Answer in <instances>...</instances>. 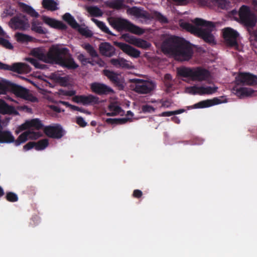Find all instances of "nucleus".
I'll use <instances>...</instances> for the list:
<instances>
[{
    "instance_id": "nucleus-1",
    "label": "nucleus",
    "mask_w": 257,
    "mask_h": 257,
    "mask_svg": "<svg viewBox=\"0 0 257 257\" xmlns=\"http://www.w3.org/2000/svg\"><path fill=\"white\" fill-rule=\"evenodd\" d=\"M65 48L53 46L46 54L44 49L37 48L33 49L32 54L39 60L47 63H55L68 69H74L78 67Z\"/></svg>"
},
{
    "instance_id": "nucleus-2",
    "label": "nucleus",
    "mask_w": 257,
    "mask_h": 257,
    "mask_svg": "<svg viewBox=\"0 0 257 257\" xmlns=\"http://www.w3.org/2000/svg\"><path fill=\"white\" fill-rule=\"evenodd\" d=\"M193 23V25L180 21L179 24L183 29L202 38L206 42L212 44L215 43L213 33L215 30V27L212 22L197 18Z\"/></svg>"
},
{
    "instance_id": "nucleus-3",
    "label": "nucleus",
    "mask_w": 257,
    "mask_h": 257,
    "mask_svg": "<svg viewBox=\"0 0 257 257\" xmlns=\"http://www.w3.org/2000/svg\"><path fill=\"white\" fill-rule=\"evenodd\" d=\"M162 50L164 53L172 55L180 61L189 60L192 54L191 48L180 38L174 36L166 39L162 45Z\"/></svg>"
},
{
    "instance_id": "nucleus-4",
    "label": "nucleus",
    "mask_w": 257,
    "mask_h": 257,
    "mask_svg": "<svg viewBox=\"0 0 257 257\" xmlns=\"http://www.w3.org/2000/svg\"><path fill=\"white\" fill-rule=\"evenodd\" d=\"M43 126L41 121L38 118L26 120L18 127L19 131H27L22 133L16 140L15 146H19L29 139L36 140L40 138L41 134L38 132H34L33 130H39L42 128Z\"/></svg>"
},
{
    "instance_id": "nucleus-5",
    "label": "nucleus",
    "mask_w": 257,
    "mask_h": 257,
    "mask_svg": "<svg viewBox=\"0 0 257 257\" xmlns=\"http://www.w3.org/2000/svg\"><path fill=\"white\" fill-rule=\"evenodd\" d=\"M181 76L189 77L193 81H202L207 80L210 76V73L207 70L201 67H181L177 70Z\"/></svg>"
},
{
    "instance_id": "nucleus-6",
    "label": "nucleus",
    "mask_w": 257,
    "mask_h": 257,
    "mask_svg": "<svg viewBox=\"0 0 257 257\" xmlns=\"http://www.w3.org/2000/svg\"><path fill=\"white\" fill-rule=\"evenodd\" d=\"M133 83L132 88L134 91L139 94H148L154 90L156 87V83L150 80L141 79H132L130 80Z\"/></svg>"
},
{
    "instance_id": "nucleus-7",
    "label": "nucleus",
    "mask_w": 257,
    "mask_h": 257,
    "mask_svg": "<svg viewBox=\"0 0 257 257\" xmlns=\"http://www.w3.org/2000/svg\"><path fill=\"white\" fill-rule=\"evenodd\" d=\"M113 26L118 31L126 30L130 32L141 35L145 32L144 29L137 26L124 19H118L113 22Z\"/></svg>"
},
{
    "instance_id": "nucleus-8",
    "label": "nucleus",
    "mask_w": 257,
    "mask_h": 257,
    "mask_svg": "<svg viewBox=\"0 0 257 257\" xmlns=\"http://www.w3.org/2000/svg\"><path fill=\"white\" fill-rule=\"evenodd\" d=\"M231 15L234 17L238 15L240 21L246 25L251 26L254 24V16L250 12L249 8L247 6H242L238 13L235 10L232 11ZM234 18L237 19L236 17Z\"/></svg>"
},
{
    "instance_id": "nucleus-9",
    "label": "nucleus",
    "mask_w": 257,
    "mask_h": 257,
    "mask_svg": "<svg viewBox=\"0 0 257 257\" xmlns=\"http://www.w3.org/2000/svg\"><path fill=\"white\" fill-rule=\"evenodd\" d=\"M10 88L12 92L18 97L33 102L38 101L37 98L34 96L29 90L24 87L11 84Z\"/></svg>"
},
{
    "instance_id": "nucleus-10",
    "label": "nucleus",
    "mask_w": 257,
    "mask_h": 257,
    "mask_svg": "<svg viewBox=\"0 0 257 257\" xmlns=\"http://www.w3.org/2000/svg\"><path fill=\"white\" fill-rule=\"evenodd\" d=\"M238 33L230 28H226L223 30V36L226 44L231 47L238 49L237 39Z\"/></svg>"
},
{
    "instance_id": "nucleus-11",
    "label": "nucleus",
    "mask_w": 257,
    "mask_h": 257,
    "mask_svg": "<svg viewBox=\"0 0 257 257\" xmlns=\"http://www.w3.org/2000/svg\"><path fill=\"white\" fill-rule=\"evenodd\" d=\"M9 25L13 29L22 30L27 29L30 26L28 20L21 14L13 18L9 22Z\"/></svg>"
},
{
    "instance_id": "nucleus-12",
    "label": "nucleus",
    "mask_w": 257,
    "mask_h": 257,
    "mask_svg": "<svg viewBox=\"0 0 257 257\" xmlns=\"http://www.w3.org/2000/svg\"><path fill=\"white\" fill-rule=\"evenodd\" d=\"M0 69L11 70L20 74L28 73L31 71V68L24 63H15L12 65H8L0 62Z\"/></svg>"
},
{
    "instance_id": "nucleus-13",
    "label": "nucleus",
    "mask_w": 257,
    "mask_h": 257,
    "mask_svg": "<svg viewBox=\"0 0 257 257\" xmlns=\"http://www.w3.org/2000/svg\"><path fill=\"white\" fill-rule=\"evenodd\" d=\"M123 37L125 41L127 43L142 49H147L151 46L149 42L141 38L128 35H125Z\"/></svg>"
},
{
    "instance_id": "nucleus-14",
    "label": "nucleus",
    "mask_w": 257,
    "mask_h": 257,
    "mask_svg": "<svg viewBox=\"0 0 257 257\" xmlns=\"http://www.w3.org/2000/svg\"><path fill=\"white\" fill-rule=\"evenodd\" d=\"M227 99L224 96L220 97H215L212 99H207L201 101L194 105V107L196 108H201L212 106L214 105L227 102Z\"/></svg>"
},
{
    "instance_id": "nucleus-15",
    "label": "nucleus",
    "mask_w": 257,
    "mask_h": 257,
    "mask_svg": "<svg viewBox=\"0 0 257 257\" xmlns=\"http://www.w3.org/2000/svg\"><path fill=\"white\" fill-rule=\"evenodd\" d=\"M63 20L66 21L72 28L78 29L79 31L83 35L89 37L91 36V33L88 30L80 28L79 25L75 20L74 18L69 14L66 13L63 16Z\"/></svg>"
},
{
    "instance_id": "nucleus-16",
    "label": "nucleus",
    "mask_w": 257,
    "mask_h": 257,
    "mask_svg": "<svg viewBox=\"0 0 257 257\" xmlns=\"http://www.w3.org/2000/svg\"><path fill=\"white\" fill-rule=\"evenodd\" d=\"M127 13L140 19L142 22H146L147 20H150L153 18V17L146 11L136 7L127 9Z\"/></svg>"
},
{
    "instance_id": "nucleus-17",
    "label": "nucleus",
    "mask_w": 257,
    "mask_h": 257,
    "mask_svg": "<svg viewBox=\"0 0 257 257\" xmlns=\"http://www.w3.org/2000/svg\"><path fill=\"white\" fill-rule=\"evenodd\" d=\"M238 82L246 85H252L257 82V77L249 73H240L235 78Z\"/></svg>"
},
{
    "instance_id": "nucleus-18",
    "label": "nucleus",
    "mask_w": 257,
    "mask_h": 257,
    "mask_svg": "<svg viewBox=\"0 0 257 257\" xmlns=\"http://www.w3.org/2000/svg\"><path fill=\"white\" fill-rule=\"evenodd\" d=\"M72 100L76 103H81L83 105L98 102V97L91 94L88 95H76L73 97Z\"/></svg>"
},
{
    "instance_id": "nucleus-19",
    "label": "nucleus",
    "mask_w": 257,
    "mask_h": 257,
    "mask_svg": "<svg viewBox=\"0 0 257 257\" xmlns=\"http://www.w3.org/2000/svg\"><path fill=\"white\" fill-rule=\"evenodd\" d=\"M46 134L51 138H60L63 136V130L59 124L46 126L44 129Z\"/></svg>"
},
{
    "instance_id": "nucleus-20",
    "label": "nucleus",
    "mask_w": 257,
    "mask_h": 257,
    "mask_svg": "<svg viewBox=\"0 0 257 257\" xmlns=\"http://www.w3.org/2000/svg\"><path fill=\"white\" fill-rule=\"evenodd\" d=\"M233 93L240 98L246 97L254 96L255 92L250 88L245 87H234L233 89Z\"/></svg>"
},
{
    "instance_id": "nucleus-21",
    "label": "nucleus",
    "mask_w": 257,
    "mask_h": 257,
    "mask_svg": "<svg viewBox=\"0 0 257 257\" xmlns=\"http://www.w3.org/2000/svg\"><path fill=\"white\" fill-rule=\"evenodd\" d=\"M117 46L124 53L130 57L136 58L140 56L141 52L139 50L127 44L123 43H118Z\"/></svg>"
},
{
    "instance_id": "nucleus-22",
    "label": "nucleus",
    "mask_w": 257,
    "mask_h": 257,
    "mask_svg": "<svg viewBox=\"0 0 257 257\" xmlns=\"http://www.w3.org/2000/svg\"><path fill=\"white\" fill-rule=\"evenodd\" d=\"M110 63L116 68H121L125 69L134 68V66L130 61L125 59L123 58H118L111 59L110 60Z\"/></svg>"
},
{
    "instance_id": "nucleus-23",
    "label": "nucleus",
    "mask_w": 257,
    "mask_h": 257,
    "mask_svg": "<svg viewBox=\"0 0 257 257\" xmlns=\"http://www.w3.org/2000/svg\"><path fill=\"white\" fill-rule=\"evenodd\" d=\"M91 90L97 94H107L112 92V90L106 85L98 82L92 83L90 84Z\"/></svg>"
},
{
    "instance_id": "nucleus-24",
    "label": "nucleus",
    "mask_w": 257,
    "mask_h": 257,
    "mask_svg": "<svg viewBox=\"0 0 257 257\" xmlns=\"http://www.w3.org/2000/svg\"><path fill=\"white\" fill-rule=\"evenodd\" d=\"M41 19L43 22L51 28L59 29H65L66 26L62 22L47 16H43Z\"/></svg>"
},
{
    "instance_id": "nucleus-25",
    "label": "nucleus",
    "mask_w": 257,
    "mask_h": 257,
    "mask_svg": "<svg viewBox=\"0 0 257 257\" xmlns=\"http://www.w3.org/2000/svg\"><path fill=\"white\" fill-rule=\"evenodd\" d=\"M105 113L107 116H114L116 115H122L123 111L119 106L117 102L111 103L105 111Z\"/></svg>"
},
{
    "instance_id": "nucleus-26",
    "label": "nucleus",
    "mask_w": 257,
    "mask_h": 257,
    "mask_svg": "<svg viewBox=\"0 0 257 257\" xmlns=\"http://www.w3.org/2000/svg\"><path fill=\"white\" fill-rule=\"evenodd\" d=\"M100 53L106 57H111L115 54V48L108 43H102L99 45Z\"/></svg>"
},
{
    "instance_id": "nucleus-27",
    "label": "nucleus",
    "mask_w": 257,
    "mask_h": 257,
    "mask_svg": "<svg viewBox=\"0 0 257 257\" xmlns=\"http://www.w3.org/2000/svg\"><path fill=\"white\" fill-rule=\"evenodd\" d=\"M0 113L3 114H18L15 108L8 105L4 100L0 99Z\"/></svg>"
},
{
    "instance_id": "nucleus-28",
    "label": "nucleus",
    "mask_w": 257,
    "mask_h": 257,
    "mask_svg": "<svg viewBox=\"0 0 257 257\" xmlns=\"http://www.w3.org/2000/svg\"><path fill=\"white\" fill-rule=\"evenodd\" d=\"M103 74L114 83L119 85L122 82L120 75L108 70H103Z\"/></svg>"
},
{
    "instance_id": "nucleus-29",
    "label": "nucleus",
    "mask_w": 257,
    "mask_h": 257,
    "mask_svg": "<svg viewBox=\"0 0 257 257\" xmlns=\"http://www.w3.org/2000/svg\"><path fill=\"white\" fill-rule=\"evenodd\" d=\"M16 141L15 137L10 131L0 130V144L14 143L15 144Z\"/></svg>"
},
{
    "instance_id": "nucleus-30",
    "label": "nucleus",
    "mask_w": 257,
    "mask_h": 257,
    "mask_svg": "<svg viewBox=\"0 0 257 257\" xmlns=\"http://www.w3.org/2000/svg\"><path fill=\"white\" fill-rule=\"evenodd\" d=\"M9 39V36L4 32L0 27V45L7 49H12L13 46L10 42Z\"/></svg>"
},
{
    "instance_id": "nucleus-31",
    "label": "nucleus",
    "mask_w": 257,
    "mask_h": 257,
    "mask_svg": "<svg viewBox=\"0 0 257 257\" xmlns=\"http://www.w3.org/2000/svg\"><path fill=\"white\" fill-rule=\"evenodd\" d=\"M42 25V23L39 22L38 20H34L32 22L31 29L32 31H35V32L39 34H47L48 33V30L44 28Z\"/></svg>"
},
{
    "instance_id": "nucleus-32",
    "label": "nucleus",
    "mask_w": 257,
    "mask_h": 257,
    "mask_svg": "<svg viewBox=\"0 0 257 257\" xmlns=\"http://www.w3.org/2000/svg\"><path fill=\"white\" fill-rule=\"evenodd\" d=\"M51 77L55 82L59 83L61 85L66 86L69 83V79L68 76H61L58 73H54L52 74Z\"/></svg>"
},
{
    "instance_id": "nucleus-33",
    "label": "nucleus",
    "mask_w": 257,
    "mask_h": 257,
    "mask_svg": "<svg viewBox=\"0 0 257 257\" xmlns=\"http://www.w3.org/2000/svg\"><path fill=\"white\" fill-rule=\"evenodd\" d=\"M217 88L215 86H199V95L212 94L217 91Z\"/></svg>"
},
{
    "instance_id": "nucleus-34",
    "label": "nucleus",
    "mask_w": 257,
    "mask_h": 257,
    "mask_svg": "<svg viewBox=\"0 0 257 257\" xmlns=\"http://www.w3.org/2000/svg\"><path fill=\"white\" fill-rule=\"evenodd\" d=\"M42 5L44 8L48 10L53 11L58 9V4L54 0H43Z\"/></svg>"
},
{
    "instance_id": "nucleus-35",
    "label": "nucleus",
    "mask_w": 257,
    "mask_h": 257,
    "mask_svg": "<svg viewBox=\"0 0 257 257\" xmlns=\"http://www.w3.org/2000/svg\"><path fill=\"white\" fill-rule=\"evenodd\" d=\"M16 40L20 43H27L32 40V37L30 36L21 33H17L15 34Z\"/></svg>"
},
{
    "instance_id": "nucleus-36",
    "label": "nucleus",
    "mask_w": 257,
    "mask_h": 257,
    "mask_svg": "<svg viewBox=\"0 0 257 257\" xmlns=\"http://www.w3.org/2000/svg\"><path fill=\"white\" fill-rule=\"evenodd\" d=\"M82 47L84 48L89 55L92 58H95L98 57V54L96 50L94 49L93 47L90 45L89 44L85 43L82 45Z\"/></svg>"
},
{
    "instance_id": "nucleus-37",
    "label": "nucleus",
    "mask_w": 257,
    "mask_h": 257,
    "mask_svg": "<svg viewBox=\"0 0 257 257\" xmlns=\"http://www.w3.org/2000/svg\"><path fill=\"white\" fill-rule=\"evenodd\" d=\"M87 12L93 16L99 17L102 16V11L97 7H89L87 8Z\"/></svg>"
},
{
    "instance_id": "nucleus-38",
    "label": "nucleus",
    "mask_w": 257,
    "mask_h": 257,
    "mask_svg": "<svg viewBox=\"0 0 257 257\" xmlns=\"http://www.w3.org/2000/svg\"><path fill=\"white\" fill-rule=\"evenodd\" d=\"M48 145V142L47 139L42 140L35 143V149L37 151L43 150L45 149Z\"/></svg>"
},
{
    "instance_id": "nucleus-39",
    "label": "nucleus",
    "mask_w": 257,
    "mask_h": 257,
    "mask_svg": "<svg viewBox=\"0 0 257 257\" xmlns=\"http://www.w3.org/2000/svg\"><path fill=\"white\" fill-rule=\"evenodd\" d=\"M218 0H199V4L202 6L212 7L217 5Z\"/></svg>"
},
{
    "instance_id": "nucleus-40",
    "label": "nucleus",
    "mask_w": 257,
    "mask_h": 257,
    "mask_svg": "<svg viewBox=\"0 0 257 257\" xmlns=\"http://www.w3.org/2000/svg\"><path fill=\"white\" fill-rule=\"evenodd\" d=\"M185 92L192 95L199 94V86H193L186 87Z\"/></svg>"
},
{
    "instance_id": "nucleus-41",
    "label": "nucleus",
    "mask_w": 257,
    "mask_h": 257,
    "mask_svg": "<svg viewBox=\"0 0 257 257\" xmlns=\"http://www.w3.org/2000/svg\"><path fill=\"white\" fill-rule=\"evenodd\" d=\"M92 20L102 31L106 33L110 34L108 28L106 26L104 23L94 19H93Z\"/></svg>"
},
{
    "instance_id": "nucleus-42",
    "label": "nucleus",
    "mask_w": 257,
    "mask_h": 257,
    "mask_svg": "<svg viewBox=\"0 0 257 257\" xmlns=\"http://www.w3.org/2000/svg\"><path fill=\"white\" fill-rule=\"evenodd\" d=\"M78 59L81 62L82 64L85 65L88 63L91 64V65H93L94 63L93 62H91L89 58H87L85 57L84 55L83 54L80 53L77 56Z\"/></svg>"
},
{
    "instance_id": "nucleus-43",
    "label": "nucleus",
    "mask_w": 257,
    "mask_h": 257,
    "mask_svg": "<svg viewBox=\"0 0 257 257\" xmlns=\"http://www.w3.org/2000/svg\"><path fill=\"white\" fill-rule=\"evenodd\" d=\"M26 60L31 63L37 68L43 69L44 68V65L40 64L38 60L34 58H26Z\"/></svg>"
},
{
    "instance_id": "nucleus-44",
    "label": "nucleus",
    "mask_w": 257,
    "mask_h": 257,
    "mask_svg": "<svg viewBox=\"0 0 257 257\" xmlns=\"http://www.w3.org/2000/svg\"><path fill=\"white\" fill-rule=\"evenodd\" d=\"M216 6L222 9H228L230 6V3L226 0H218Z\"/></svg>"
},
{
    "instance_id": "nucleus-45",
    "label": "nucleus",
    "mask_w": 257,
    "mask_h": 257,
    "mask_svg": "<svg viewBox=\"0 0 257 257\" xmlns=\"http://www.w3.org/2000/svg\"><path fill=\"white\" fill-rule=\"evenodd\" d=\"M25 11L28 14L33 17L37 18L39 16V14L31 7L26 6L25 7Z\"/></svg>"
},
{
    "instance_id": "nucleus-46",
    "label": "nucleus",
    "mask_w": 257,
    "mask_h": 257,
    "mask_svg": "<svg viewBox=\"0 0 257 257\" xmlns=\"http://www.w3.org/2000/svg\"><path fill=\"white\" fill-rule=\"evenodd\" d=\"M11 84L0 83V94H6L8 90H11Z\"/></svg>"
},
{
    "instance_id": "nucleus-47",
    "label": "nucleus",
    "mask_w": 257,
    "mask_h": 257,
    "mask_svg": "<svg viewBox=\"0 0 257 257\" xmlns=\"http://www.w3.org/2000/svg\"><path fill=\"white\" fill-rule=\"evenodd\" d=\"M7 199L10 202H16L18 200L17 195L13 192H9L6 195Z\"/></svg>"
},
{
    "instance_id": "nucleus-48",
    "label": "nucleus",
    "mask_w": 257,
    "mask_h": 257,
    "mask_svg": "<svg viewBox=\"0 0 257 257\" xmlns=\"http://www.w3.org/2000/svg\"><path fill=\"white\" fill-rule=\"evenodd\" d=\"M249 39L251 44L254 47L257 48V32L251 33Z\"/></svg>"
},
{
    "instance_id": "nucleus-49",
    "label": "nucleus",
    "mask_w": 257,
    "mask_h": 257,
    "mask_svg": "<svg viewBox=\"0 0 257 257\" xmlns=\"http://www.w3.org/2000/svg\"><path fill=\"white\" fill-rule=\"evenodd\" d=\"M75 93H76L75 91L73 90H60V94L61 95H65V96H71L74 95Z\"/></svg>"
},
{
    "instance_id": "nucleus-50",
    "label": "nucleus",
    "mask_w": 257,
    "mask_h": 257,
    "mask_svg": "<svg viewBox=\"0 0 257 257\" xmlns=\"http://www.w3.org/2000/svg\"><path fill=\"white\" fill-rule=\"evenodd\" d=\"M142 110L144 112H153L155 110V108L150 105H144L142 106Z\"/></svg>"
},
{
    "instance_id": "nucleus-51",
    "label": "nucleus",
    "mask_w": 257,
    "mask_h": 257,
    "mask_svg": "<svg viewBox=\"0 0 257 257\" xmlns=\"http://www.w3.org/2000/svg\"><path fill=\"white\" fill-rule=\"evenodd\" d=\"M122 5V0H115L112 3V7L116 9H119L121 8Z\"/></svg>"
},
{
    "instance_id": "nucleus-52",
    "label": "nucleus",
    "mask_w": 257,
    "mask_h": 257,
    "mask_svg": "<svg viewBox=\"0 0 257 257\" xmlns=\"http://www.w3.org/2000/svg\"><path fill=\"white\" fill-rule=\"evenodd\" d=\"M14 14V10L12 9L11 8L6 9L4 11L3 14V17H6L7 16H11Z\"/></svg>"
},
{
    "instance_id": "nucleus-53",
    "label": "nucleus",
    "mask_w": 257,
    "mask_h": 257,
    "mask_svg": "<svg viewBox=\"0 0 257 257\" xmlns=\"http://www.w3.org/2000/svg\"><path fill=\"white\" fill-rule=\"evenodd\" d=\"M76 122L78 124L82 127L85 126L87 124V122L84 120L81 117H78L76 118Z\"/></svg>"
},
{
    "instance_id": "nucleus-54",
    "label": "nucleus",
    "mask_w": 257,
    "mask_h": 257,
    "mask_svg": "<svg viewBox=\"0 0 257 257\" xmlns=\"http://www.w3.org/2000/svg\"><path fill=\"white\" fill-rule=\"evenodd\" d=\"M34 147H35V143L33 142H29L23 147V149L25 151H27L32 149Z\"/></svg>"
},
{
    "instance_id": "nucleus-55",
    "label": "nucleus",
    "mask_w": 257,
    "mask_h": 257,
    "mask_svg": "<svg viewBox=\"0 0 257 257\" xmlns=\"http://www.w3.org/2000/svg\"><path fill=\"white\" fill-rule=\"evenodd\" d=\"M157 18L162 23H166L167 22V19L160 14H157Z\"/></svg>"
},
{
    "instance_id": "nucleus-56",
    "label": "nucleus",
    "mask_w": 257,
    "mask_h": 257,
    "mask_svg": "<svg viewBox=\"0 0 257 257\" xmlns=\"http://www.w3.org/2000/svg\"><path fill=\"white\" fill-rule=\"evenodd\" d=\"M165 84L166 87L167 91H170L173 86V82L172 81L165 82Z\"/></svg>"
},
{
    "instance_id": "nucleus-57",
    "label": "nucleus",
    "mask_w": 257,
    "mask_h": 257,
    "mask_svg": "<svg viewBox=\"0 0 257 257\" xmlns=\"http://www.w3.org/2000/svg\"><path fill=\"white\" fill-rule=\"evenodd\" d=\"M176 112L177 111H166L163 112L161 115L162 116H169L176 113Z\"/></svg>"
},
{
    "instance_id": "nucleus-58",
    "label": "nucleus",
    "mask_w": 257,
    "mask_h": 257,
    "mask_svg": "<svg viewBox=\"0 0 257 257\" xmlns=\"http://www.w3.org/2000/svg\"><path fill=\"white\" fill-rule=\"evenodd\" d=\"M49 107L53 111L56 112H60L61 111V109L56 105H49Z\"/></svg>"
},
{
    "instance_id": "nucleus-59",
    "label": "nucleus",
    "mask_w": 257,
    "mask_h": 257,
    "mask_svg": "<svg viewBox=\"0 0 257 257\" xmlns=\"http://www.w3.org/2000/svg\"><path fill=\"white\" fill-rule=\"evenodd\" d=\"M142 192L141 191H140L139 190H135L134 191L133 195L135 197L139 198V197H141L142 196Z\"/></svg>"
},
{
    "instance_id": "nucleus-60",
    "label": "nucleus",
    "mask_w": 257,
    "mask_h": 257,
    "mask_svg": "<svg viewBox=\"0 0 257 257\" xmlns=\"http://www.w3.org/2000/svg\"><path fill=\"white\" fill-rule=\"evenodd\" d=\"M165 82L171 81L172 79V76L169 74H167L165 75Z\"/></svg>"
},
{
    "instance_id": "nucleus-61",
    "label": "nucleus",
    "mask_w": 257,
    "mask_h": 257,
    "mask_svg": "<svg viewBox=\"0 0 257 257\" xmlns=\"http://www.w3.org/2000/svg\"><path fill=\"white\" fill-rule=\"evenodd\" d=\"M70 108L73 110L81 111V108L73 105H71V108Z\"/></svg>"
},
{
    "instance_id": "nucleus-62",
    "label": "nucleus",
    "mask_w": 257,
    "mask_h": 257,
    "mask_svg": "<svg viewBox=\"0 0 257 257\" xmlns=\"http://www.w3.org/2000/svg\"><path fill=\"white\" fill-rule=\"evenodd\" d=\"M106 122L110 123H116L117 120L114 119L108 118L106 119Z\"/></svg>"
},
{
    "instance_id": "nucleus-63",
    "label": "nucleus",
    "mask_w": 257,
    "mask_h": 257,
    "mask_svg": "<svg viewBox=\"0 0 257 257\" xmlns=\"http://www.w3.org/2000/svg\"><path fill=\"white\" fill-rule=\"evenodd\" d=\"M59 103L63 104V105H65V106H66L69 108H71V105H72L71 104L69 103L68 102H66V101H60Z\"/></svg>"
},
{
    "instance_id": "nucleus-64",
    "label": "nucleus",
    "mask_w": 257,
    "mask_h": 257,
    "mask_svg": "<svg viewBox=\"0 0 257 257\" xmlns=\"http://www.w3.org/2000/svg\"><path fill=\"white\" fill-rule=\"evenodd\" d=\"M96 63L98 64L100 66H103L104 64V62L100 59L98 60L97 62H96Z\"/></svg>"
}]
</instances>
